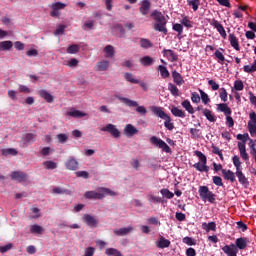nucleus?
Returning a JSON list of instances; mask_svg holds the SVG:
<instances>
[{
	"mask_svg": "<svg viewBox=\"0 0 256 256\" xmlns=\"http://www.w3.org/2000/svg\"><path fill=\"white\" fill-rule=\"evenodd\" d=\"M248 131H249L251 137H255L256 136V124L248 123Z\"/></svg>",
	"mask_w": 256,
	"mask_h": 256,
	"instance_id": "nucleus-59",
	"label": "nucleus"
},
{
	"mask_svg": "<svg viewBox=\"0 0 256 256\" xmlns=\"http://www.w3.org/2000/svg\"><path fill=\"white\" fill-rule=\"evenodd\" d=\"M234 89L236 91H243V89H245V85L243 84V81L241 80H236L234 82Z\"/></svg>",
	"mask_w": 256,
	"mask_h": 256,
	"instance_id": "nucleus-53",
	"label": "nucleus"
},
{
	"mask_svg": "<svg viewBox=\"0 0 256 256\" xmlns=\"http://www.w3.org/2000/svg\"><path fill=\"white\" fill-rule=\"evenodd\" d=\"M191 101H192V103H201V96H199V94H197V92H192Z\"/></svg>",
	"mask_w": 256,
	"mask_h": 256,
	"instance_id": "nucleus-60",
	"label": "nucleus"
},
{
	"mask_svg": "<svg viewBox=\"0 0 256 256\" xmlns=\"http://www.w3.org/2000/svg\"><path fill=\"white\" fill-rule=\"evenodd\" d=\"M170 245L171 241L163 236H161L160 240L156 242V247H158V249H167Z\"/></svg>",
	"mask_w": 256,
	"mask_h": 256,
	"instance_id": "nucleus-23",
	"label": "nucleus"
},
{
	"mask_svg": "<svg viewBox=\"0 0 256 256\" xmlns=\"http://www.w3.org/2000/svg\"><path fill=\"white\" fill-rule=\"evenodd\" d=\"M249 243H250L249 238L240 237V238L236 239L234 245H235L236 249H240V251H243V250L247 249V245H249Z\"/></svg>",
	"mask_w": 256,
	"mask_h": 256,
	"instance_id": "nucleus-13",
	"label": "nucleus"
},
{
	"mask_svg": "<svg viewBox=\"0 0 256 256\" xmlns=\"http://www.w3.org/2000/svg\"><path fill=\"white\" fill-rule=\"evenodd\" d=\"M160 193L163 197H165V199H173L175 197V194L169 191L167 188L161 189Z\"/></svg>",
	"mask_w": 256,
	"mask_h": 256,
	"instance_id": "nucleus-44",
	"label": "nucleus"
},
{
	"mask_svg": "<svg viewBox=\"0 0 256 256\" xmlns=\"http://www.w3.org/2000/svg\"><path fill=\"white\" fill-rule=\"evenodd\" d=\"M232 161L234 167H236L235 175L236 177H238L240 185H243V187H249V180L247 179L245 174H243V170L241 168V159L239 158V156L235 155L233 156Z\"/></svg>",
	"mask_w": 256,
	"mask_h": 256,
	"instance_id": "nucleus-3",
	"label": "nucleus"
},
{
	"mask_svg": "<svg viewBox=\"0 0 256 256\" xmlns=\"http://www.w3.org/2000/svg\"><path fill=\"white\" fill-rule=\"evenodd\" d=\"M131 231H133V227L129 226L126 228L114 229L113 233L117 237H123L125 235H129V233H131Z\"/></svg>",
	"mask_w": 256,
	"mask_h": 256,
	"instance_id": "nucleus-18",
	"label": "nucleus"
},
{
	"mask_svg": "<svg viewBox=\"0 0 256 256\" xmlns=\"http://www.w3.org/2000/svg\"><path fill=\"white\" fill-rule=\"evenodd\" d=\"M162 53L163 56L166 57L168 61H170V63H175V61H179V55H177V53H175L171 49H164Z\"/></svg>",
	"mask_w": 256,
	"mask_h": 256,
	"instance_id": "nucleus-12",
	"label": "nucleus"
},
{
	"mask_svg": "<svg viewBox=\"0 0 256 256\" xmlns=\"http://www.w3.org/2000/svg\"><path fill=\"white\" fill-rule=\"evenodd\" d=\"M172 77H173V81H174V83H176V85L181 86L185 83L183 76H181V74L175 70L172 72Z\"/></svg>",
	"mask_w": 256,
	"mask_h": 256,
	"instance_id": "nucleus-26",
	"label": "nucleus"
},
{
	"mask_svg": "<svg viewBox=\"0 0 256 256\" xmlns=\"http://www.w3.org/2000/svg\"><path fill=\"white\" fill-rule=\"evenodd\" d=\"M182 107H184V109H186V111H188L190 115H193L195 113V109L193 108L189 100H184L182 102Z\"/></svg>",
	"mask_w": 256,
	"mask_h": 256,
	"instance_id": "nucleus-36",
	"label": "nucleus"
},
{
	"mask_svg": "<svg viewBox=\"0 0 256 256\" xmlns=\"http://www.w3.org/2000/svg\"><path fill=\"white\" fill-rule=\"evenodd\" d=\"M67 115L69 117H74V118H81V117H85V112H81L80 110H75L74 108H72L70 111L67 112Z\"/></svg>",
	"mask_w": 256,
	"mask_h": 256,
	"instance_id": "nucleus-33",
	"label": "nucleus"
},
{
	"mask_svg": "<svg viewBox=\"0 0 256 256\" xmlns=\"http://www.w3.org/2000/svg\"><path fill=\"white\" fill-rule=\"evenodd\" d=\"M183 243H185L186 245H197V242H195V240L189 236H186L183 238Z\"/></svg>",
	"mask_w": 256,
	"mask_h": 256,
	"instance_id": "nucleus-61",
	"label": "nucleus"
},
{
	"mask_svg": "<svg viewBox=\"0 0 256 256\" xmlns=\"http://www.w3.org/2000/svg\"><path fill=\"white\" fill-rule=\"evenodd\" d=\"M209 24L218 31V33L221 35L222 39H227V32L225 31V27H223V24H221L216 19H209Z\"/></svg>",
	"mask_w": 256,
	"mask_h": 256,
	"instance_id": "nucleus-9",
	"label": "nucleus"
},
{
	"mask_svg": "<svg viewBox=\"0 0 256 256\" xmlns=\"http://www.w3.org/2000/svg\"><path fill=\"white\" fill-rule=\"evenodd\" d=\"M10 49H13V42L11 40L0 42V51H10Z\"/></svg>",
	"mask_w": 256,
	"mask_h": 256,
	"instance_id": "nucleus-29",
	"label": "nucleus"
},
{
	"mask_svg": "<svg viewBox=\"0 0 256 256\" xmlns=\"http://www.w3.org/2000/svg\"><path fill=\"white\" fill-rule=\"evenodd\" d=\"M168 91H170V93H171V95H173V97H179V88H177V86H175V84L169 83Z\"/></svg>",
	"mask_w": 256,
	"mask_h": 256,
	"instance_id": "nucleus-41",
	"label": "nucleus"
},
{
	"mask_svg": "<svg viewBox=\"0 0 256 256\" xmlns=\"http://www.w3.org/2000/svg\"><path fill=\"white\" fill-rule=\"evenodd\" d=\"M228 40L230 41L231 47L236 51H239V39H237V36H235V34H229Z\"/></svg>",
	"mask_w": 256,
	"mask_h": 256,
	"instance_id": "nucleus-27",
	"label": "nucleus"
},
{
	"mask_svg": "<svg viewBox=\"0 0 256 256\" xmlns=\"http://www.w3.org/2000/svg\"><path fill=\"white\" fill-rule=\"evenodd\" d=\"M64 7H67V4L63 2H56L52 4V9H56L57 11H59L60 9H63Z\"/></svg>",
	"mask_w": 256,
	"mask_h": 256,
	"instance_id": "nucleus-62",
	"label": "nucleus"
},
{
	"mask_svg": "<svg viewBox=\"0 0 256 256\" xmlns=\"http://www.w3.org/2000/svg\"><path fill=\"white\" fill-rule=\"evenodd\" d=\"M117 99H119L121 103H124V105H127V107H137L136 111L140 115H147V108H145V106H139V103H137V101L121 96H118Z\"/></svg>",
	"mask_w": 256,
	"mask_h": 256,
	"instance_id": "nucleus-5",
	"label": "nucleus"
},
{
	"mask_svg": "<svg viewBox=\"0 0 256 256\" xmlns=\"http://www.w3.org/2000/svg\"><path fill=\"white\" fill-rule=\"evenodd\" d=\"M97 71H107L109 69V61L102 60L96 64Z\"/></svg>",
	"mask_w": 256,
	"mask_h": 256,
	"instance_id": "nucleus-34",
	"label": "nucleus"
},
{
	"mask_svg": "<svg viewBox=\"0 0 256 256\" xmlns=\"http://www.w3.org/2000/svg\"><path fill=\"white\" fill-rule=\"evenodd\" d=\"M212 181L217 187H223V179L220 176H213Z\"/></svg>",
	"mask_w": 256,
	"mask_h": 256,
	"instance_id": "nucleus-56",
	"label": "nucleus"
},
{
	"mask_svg": "<svg viewBox=\"0 0 256 256\" xmlns=\"http://www.w3.org/2000/svg\"><path fill=\"white\" fill-rule=\"evenodd\" d=\"M187 5L192 7L193 11H198L199 5H201V0H187Z\"/></svg>",
	"mask_w": 256,
	"mask_h": 256,
	"instance_id": "nucleus-38",
	"label": "nucleus"
},
{
	"mask_svg": "<svg viewBox=\"0 0 256 256\" xmlns=\"http://www.w3.org/2000/svg\"><path fill=\"white\" fill-rule=\"evenodd\" d=\"M107 195H110V197H115L117 196V193L115 191H112L109 188H105V187H100L97 189V191H87L84 194V197L86 199H105V197H107Z\"/></svg>",
	"mask_w": 256,
	"mask_h": 256,
	"instance_id": "nucleus-2",
	"label": "nucleus"
},
{
	"mask_svg": "<svg viewBox=\"0 0 256 256\" xmlns=\"http://www.w3.org/2000/svg\"><path fill=\"white\" fill-rule=\"evenodd\" d=\"M217 111H220L221 113H224L226 116V125L228 127H233L235 125V120H233V117H231V108L227 105V103H220L217 105Z\"/></svg>",
	"mask_w": 256,
	"mask_h": 256,
	"instance_id": "nucleus-4",
	"label": "nucleus"
},
{
	"mask_svg": "<svg viewBox=\"0 0 256 256\" xmlns=\"http://www.w3.org/2000/svg\"><path fill=\"white\" fill-rule=\"evenodd\" d=\"M172 29H173V31H176V33H178V35H183V26H182V24H179V23L173 24Z\"/></svg>",
	"mask_w": 256,
	"mask_h": 256,
	"instance_id": "nucleus-55",
	"label": "nucleus"
},
{
	"mask_svg": "<svg viewBox=\"0 0 256 256\" xmlns=\"http://www.w3.org/2000/svg\"><path fill=\"white\" fill-rule=\"evenodd\" d=\"M52 193H54V195H71V190L61 187H54Z\"/></svg>",
	"mask_w": 256,
	"mask_h": 256,
	"instance_id": "nucleus-30",
	"label": "nucleus"
},
{
	"mask_svg": "<svg viewBox=\"0 0 256 256\" xmlns=\"http://www.w3.org/2000/svg\"><path fill=\"white\" fill-rule=\"evenodd\" d=\"M164 126L166 127V129H168V131H173V129H175V125L173 124V122H171V116L165 118Z\"/></svg>",
	"mask_w": 256,
	"mask_h": 256,
	"instance_id": "nucleus-47",
	"label": "nucleus"
},
{
	"mask_svg": "<svg viewBox=\"0 0 256 256\" xmlns=\"http://www.w3.org/2000/svg\"><path fill=\"white\" fill-rule=\"evenodd\" d=\"M222 251H224L227 256H237V253H239V249H237L235 244L225 245L222 247Z\"/></svg>",
	"mask_w": 256,
	"mask_h": 256,
	"instance_id": "nucleus-14",
	"label": "nucleus"
},
{
	"mask_svg": "<svg viewBox=\"0 0 256 256\" xmlns=\"http://www.w3.org/2000/svg\"><path fill=\"white\" fill-rule=\"evenodd\" d=\"M100 131H103L104 133H110V135H112V137L115 139H119V137H121V132L114 124H107L106 126L102 127Z\"/></svg>",
	"mask_w": 256,
	"mask_h": 256,
	"instance_id": "nucleus-8",
	"label": "nucleus"
},
{
	"mask_svg": "<svg viewBox=\"0 0 256 256\" xmlns=\"http://www.w3.org/2000/svg\"><path fill=\"white\" fill-rule=\"evenodd\" d=\"M158 70L160 71V75L163 79H167V77H169V70H167V67L164 65H159Z\"/></svg>",
	"mask_w": 256,
	"mask_h": 256,
	"instance_id": "nucleus-46",
	"label": "nucleus"
},
{
	"mask_svg": "<svg viewBox=\"0 0 256 256\" xmlns=\"http://www.w3.org/2000/svg\"><path fill=\"white\" fill-rule=\"evenodd\" d=\"M65 167L69 171H77L79 169V162L73 157H69L68 160L65 162Z\"/></svg>",
	"mask_w": 256,
	"mask_h": 256,
	"instance_id": "nucleus-16",
	"label": "nucleus"
},
{
	"mask_svg": "<svg viewBox=\"0 0 256 256\" xmlns=\"http://www.w3.org/2000/svg\"><path fill=\"white\" fill-rule=\"evenodd\" d=\"M150 17L153 19V21H155L153 25L154 31H158L159 33H164L167 35V17L159 10H153L150 14Z\"/></svg>",
	"mask_w": 256,
	"mask_h": 256,
	"instance_id": "nucleus-1",
	"label": "nucleus"
},
{
	"mask_svg": "<svg viewBox=\"0 0 256 256\" xmlns=\"http://www.w3.org/2000/svg\"><path fill=\"white\" fill-rule=\"evenodd\" d=\"M199 93H200V99L202 100V103H204V105H207L208 103L211 102V99L209 98V95L207 93H205V91L199 89Z\"/></svg>",
	"mask_w": 256,
	"mask_h": 256,
	"instance_id": "nucleus-45",
	"label": "nucleus"
},
{
	"mask_svg": "<svg viewBox=\"0 0 256 256\" xmlns=\"http://www.w3.org/2000/svg\"><path fill=\"white\" fill-rule=\"evenodd\" d=\"M150 143H152V145H157V147L162 149L164 153H171V148L169 145H167V143H165V141L161 140L160 138H157V136H152L150 138Z\"/></svg>",
	"mask_w": 256,
	"mask_h": 256,
	"instance_id": "nucleus-7",
	"label": "nucleus"
},
{
	"mask_svg": "<svg viewBox=\"0 0 256 256\" xmlns=\"http://www.w3.org/2000/svg\"><path fill=\"white\" fill-rule=\"evenodd\" d=\"M171 113L172 115H174V117H180L181 119H185V111L179 109L178 107H173L171 109Z\"/></svg>",
	"mask_w": 256,
	"mask_h": 256,
	"instance_id": "nucleus-35",
	"label": "nucleus"
},
{
	"mask_svg": "<svg viewBox=\"0 0 256 256\" xmlns=\"http://www.w3.org/2000/svg\"><path fill=\"white\" fill-rule=\"evenodd\" d=\"M43 166L45 167V169H57V163L51 160L43 162Z\"/></svg>",
	"mask_w": 256,
	"mask_h": 256,
	"instance_id": "nucleus-52",
	"label": "nucleus"
},
{
	"mask_svg": "<svg viewBox=\"0 0 256 256\" xmlns=\"http://www.w3.org/2000/svg\"><path fill=\"white\" fill-rule=\"evenodd\" d=\"M150 203H164L165 200L159 196L151 195L149 198Z\"/></svg>",
	"mask_w": 256,
	"mask_h": 256,
	"instance_id": "nucleus-57",
	"label": "nucleus"
},
{
	"mask_svg": "<svg viewBox=\"0 0 256 256\" xmlns=\"http://www.w3.org/2000/svg\"><path fill=\"white\" fill-rule=\"evenodd\" d=\"M203 115L204 117H206L208 121H210V123H215L217 121V118H215V115H213V112H211V110L207 108L203 110Z\"/></svg>",
	"mask_w": 256,
	"mask_h": 256,
	"instance_id": "nucleus-32",
	"label": "nucleus"
},
{
	"mask_svg": "<svg viewBox=\"0 0 256 256\" xmlns=\"http://www.w3.org/2000/svg\"><path fill=\"white\" fill-rule=\"evenodd\" d=\"M249 119L250 120L248 121V123H250V125H256V113H255V111L250 112Z\"/></svg>",
	"mask_w": 256,
	"mask_h": 256,
	"instance_id": "nucleus-64",
	"label": "nucleus"
},
{
	"mask_svg": "<svg viewBox=\"0 0 256 256\" xmlns=\"http://www.w3.org/2000/svg\"><path fill=\"white\" fill-rule=\"evenodd\" d=\"M124 77H125L126 81H128L129 83H134V84H138L139 83V80H137L135 78V76L133 74L129 73V72H126L124 74Z\"/></svg>",
	"mask_w": 256,
	"mask_h": 256,
	"instance_id": "nucleus-49",
	"label": "nucleus"
},
{
	"mask_svg": "<svg viewBox=\"0 0 256 256\" xmlns=\"http://www.w3.org/2000/svg\"><path fill=\"white\" fill-rule=\"evenodd\" d=\"M66 53H69L70 55H75L76 53H79V45L77 44L70 45L66 49Z\"/></svg>",
	"mask_w": 256,
	"mask_h": 256,
	"instance_id": "nucleus-48",
	"label": "nucleus"
},
{
	"mask_svg": "<svg viewBox=\"0 0 256 256\" xmlns=\"http://www.w3.org/2000/svg\"><path fill=\"white\" fill-rule=\"evenodd\" d=\"M193 167L196 171H200V173H209V166L203 162H197L193 164Z\"/></svg>",
	"mask_w": 256,
	"mask_h": 256,
	"instance_id": "nucleus-24",
	"label": "nucleus"
},
{
	"mask_svg": "<svg viewBox=\"0 0 256 256\" xmlns=\"http://www.w3.org/2000/svg\"><path fill=\"white\" fill-rule=\"evenodd\" d=\"M12 181H17L18 183H25L29 179V175L23 171H13L11 173Z\"/></svg>",
	"mask_w": 256,
	"mask_h": 256,
	"instance_id": "nucleus-10",
	"label": "nucleus"
},
{
	"mask_svg": "<svg viewBox=\"0 0 256 256\" xmlns=\"http://www.w3.org/2000/svg\"><path fill=\"white\" fill-rule=\"evenodd\" d=\"M104 53H106L105 57H114L115 56V48L112 45H107L104 48Z\"/></svg>",
	"mask_w": 256,
	"mask_h": 256,
	"instance_id": "nucleus-43",
	"label": "nucleus"
},
{
	"mask_svg": "<svg viewBox=\"0 0 256 256\" xmlns=\"http://www.w3.org/2000/svg\"><path fill=\"white\" fill-rule=\"evenodd\" d=\"M152 113L156 116L159 117L160 119H166V117H169L165 111H163V108L158 107V106H152L151 107Z\"/></svg>",
	"mask_w": 256,
	"mask_h": 256,
	"instance_id": "nucleus-17",
	"label": "nucleus"
},
{
	"mask_svg": "<svg viewBox=\"0 0 256 256\" xmlns=\"http://www.w3.org/2000/svg\"><path fill=\"white\" fill-rule=\"evenodd\" d=\"M238 149L240 151V157H242L243 161H249V154L247 153L245 143L238 142Z\"/></svg>",
	"mask_w": 256,
	"mask_h": 256,
	"instance_id": "nucleus-19",
	"label": "nucleus"
},
{
	"mask_svg": "<svg viewBox=\"0 0 256 256\" xmlns=\"http://www.w3.org/2000/svg\"><path fill=\"white\" fill-rule=\"evenodd\" d=\"M95 255V248L94 247H87L84 251L83 256H93Z\"/></svg>",
	"mask_w": 256,
	"mask_h": 256,
	"instance_id": "nucleus-63",
	"label": "nucleus"
},
{
	"mask_svg": "<svg viewBox=\"0 0 256 256\" xmlns=\"http://www.w3.org/2000/svg\"><path fill=\"white\" fill-rule=\"evenodd\" d=\"M140 46L142 47V49H151V47H153V43L150 42V40L147 38H141Z\"/></svg>",
	"mask_w": 256,
	"mask_h": 256,
	"instance_id": "nucleus-37",
	"label": "nucleus"
},
{
	"mask_svg": "<svg viewBox=\"0 0 256 256\" xmlns=\"http://www.w3.org/2000/svg\"><path fill=\"white\" fill-rule=\"evenodd\" d=\"M2 155H4V157H7L8 155L15 156V155H17V150H15V148L3 149Z\"/></svg>",
	"mask_w": 256,
	"mask_h": 256,
	"instance_id": "nucleus-51",
	"label": "nucleus"
},
{
	"mask_svg": "<svg viewBox=\"0 0 256 256\" xmlns=\"http://www.w3.org/2000/svg\"><path fill=\"white\" fill-rule=\"evenodd\" d=\"M219 93H220L221 101H223L224 103H227V90L225 88H221L219 90Z\"/></svg>",
	"mask_w": 256,
	"mask_h": 256,
	"instance_id": "nucleus-58",
	"label": "nucleus"
},
{
	"mask_svg": "<svg viewBox=\"0 0 256 256\" xmlns=\"http://www.w3.org/2000/svg\"><path fill=\"white\" fill-rule=\"evenodd\" d=\"M140 63L144 67H150V65H153V58L151 56H144L140 59Z\"/></svg>",
	"mask_w": 256,
	"mask_h": 256,
	"instance_id": "nucleus-39",
	"label": "nucleus"
},
{
	"mask_svg": "<svg viewBox=\"0 0 256 256\" xmlns=\"http://www.w3.org/2000/svg\"><path fill=\"white\" fill-rule=\"evenodd\" d=\"M38 95L41 99L46 100V103H51L53 101V95H51L47 90L38 91Z\"/></svg>",
	"mask_w": 256,
	"mask_h": 256,
	"instance_id": "nucleus-25",
	"label": "nucleus"
},
{
	"mask_svg": "<svg viewBox=\"0 0 256 256\" xmlns=\"http://www.w3.org/2000/svg\"><path fill=\"white\" fill-rule=\"evenodd\" d=\"M214 55H215L216 59H218V63L223 65V61H225V55H223L221 53V51H219V50H216Z\"/></svg>",
	"mask_w": 256,
	"mask_h": 256,
	"instance_id": "nucleus-54",
	"label": "nucleus"
},
{
	"mask_svg": "<svg viewBox=\"0 0 256 256\" xmlns=\"http://www.w3.org/2000/svg\"><path fill=\"white\" fill-rule=\"evenodd\" d=\"M195 155H196V157H198V159L201 163H203L204 165H207V156H205V154H203V152L197 150V151H195Z\"/></svg>",
	"mask_w": 256,
	"mask_h": 256,
	"instance_id": "nucleus-50",
	"label": "nucleus"
},
{
	"mask_svg": "<svg viewBox=\"0 0 256 256\" xmlns=\"http://www.w3.org/2000/svg\"><path fill=\"white\" fill-rule=\"evenodd\" d=\"M222 175L226 181H230V183H235V174L231 170L222 169Z\"/></svg>",
	"mask_w": 256,
	"mask_h": 256,
	"instance_id": "nucleus-21",
	"label": "nucleus"
},
{
	"mask_svg": "<svg viewBox=\"0 0 256 256\" xmlns=\"http://www.w3.org/2000/svg\"><path fill=\"white\" fill-rule=\"evenodd\" d=\"M202 229H204V231H206L207 233H209V231H216L217 224L215 222H210V223L203 222Z\"/></svg>",
	"mask_w": 256,
	"mask_h": 256,
	"instance_id": "nucleus-28",
	"label": "nucleus"
},
{
	"mask_svg": "<svg viewBox=\"0 0 256 256\" xmlns=\"http://www.w3.org/2000/svg\"><path fill=\"white\" fill-rule=\"evenodd\" d=\"M198 193L202 201H209V203H215V194L209 190V187L200 186Z\"/></svg>",
	"mask_w": 256,
	"mask_h": 256,
	"instance_id": "nucleus-6",
	"label": "nucleus"
},
{
	"mask_svg": "<svg viewBox=\"0 0 256 256\" xmlns=\"http://www.w3.org/2000/svg\"><path fill=\"white\" fill-rule=\"evenodd\" d=\"M181 23L182 27H187V29H193V21H190L188 16H183Z\"/></svg>",
	"mask_w": 256,
	"mask_h": 256,
	"instance_id": "nucleus-42",
	"label": "nucleus"
},
{
	"mask_svg": "<svg viewBox=\"0 0 256 256\" xmlns=\"http://www.w3.org/2000/svg\"><path fill=\"white\" fill-rule=\"evenodd\" d=\"M82 219L84 223L88 225V227H97V225L99 224V220H97L94 216L90 214H84Z\"/></svg>",
	"mask_w": 256,
	"mask_h": 256,
	"instance_id": "nucleus-15",
	"label": "nucleus"
},
{
	"mask_svg": "<svg viewBox=\"0 0 256 256\" xmlns=\"http://www.w3.org/2000/svg\"><path fill=\"white\" fill-rule=\"evenodd\" d=\"M124 133L127 137H133V135H137V133H139V130H137L132 124H127L124 128Z\"/></svg>",
	"mask_w": 256,
	"mask_h": 256,
	"instance_id": "nucleus-20",
	"label": "nucleus"
},
{
	"mask_svg": "<svg viewBox=\"0 0 256 256\" xmlns=\"http://www.w3.org/2000/svg\"><path fill=\"white\" fill-rule=\"evenodd\" d=\"M44 231L45 230L43 229V227H41L37 224L30 226V233H32L34 235H43Z\"/></svg>",
	"mask_w": 256,
	"mask_h": 256,
	"instance_id": "nucleus-31",
	"label": "nucleus"
},
{
	"mask_svg": "<svg viewBox=\"0 0 256 256\" xmlns=\"http://www.w3.org/2000/svg\"><path fill=\"white\" fill-rule=\"evenodd\" d=\"M36 138H37V134L27 133L22 138V141H23L24 145H31V144L35 143Z\"/></svg>",
	"mask_w": 256,
	"mask_h": 256,
	"instance_id": "nucleus-22",
	"label": "nucleus"
},
{
	"mask_svg": "<svg viewBox=\"0 0 256 256\" xmlns=\"http://www.w3.org/2000/svg\"><path fill=\"white\" fill-rule=\"evenodd\" d=\"M149 11H151V0H142L140 2L139 13L146 16L149 15Z\"/></svg>",
	"mask_w": 256,
	"mask_h": 256,
	"instance_id": "nucleus-11",
	"label": "nucleus"
},
{
	"mask_svg": "<svg viewBox=\"0 0 256 256\" xmlns=\"http://www.w3.org/2000/svg\"><path fill=\"white\" fill-rule=\"evenodd\" d=\"M105 255H107V256H123V254H121V251H119L115 248H107L105 250Z\"/></svg>",
	"mask_w": 256,
	"mask_h": 256,
	"instance_id": "nucleus-40",
	"label": "nucleus"
}]
</instances>
